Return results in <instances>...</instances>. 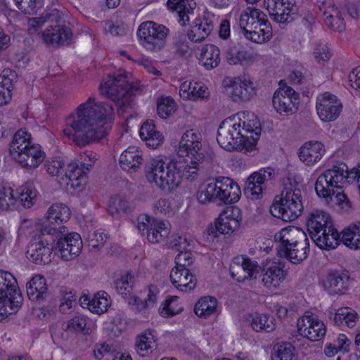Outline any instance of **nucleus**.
Wrapping results in <instances>:
<instances>
[{"label": "nucleus", "mask_w": 360, "mask_h": 360, "mask_svg": "<svg viewBox=\"0 0 360 360\" xmlns=\"http://www.w3.org/2000/svg\"><path fill=\"white\" fill-rule=\"evenodd\" d=\"M113 112L111 104L96 102L95 98L90 96L66 118L63 133L69 138L72 137L77 146H86L109 133Z\"/></svg>", "instance_id": "f257e3e1"}, {"label": "nucleus", "mask_w": 360, "mask_h": 360, "mask_svg": "<svg viewBox=\"0 0 360 360\" xmlns=\"http://www.w3.org/2000/svg\"><path fill=\"white\" fill-rule=\"evenodd\" d=\"M195 143L184 142L181 139L177 154L179 157H191L190 165L187 164L180 174L176 162L168 158L159 160V179L160 188L165 193H170L179 186L181 178L191 181H195L198 176L200 165L204 161L205 155L202 149L197 150Z\"/></svg>", "instance_id": "f03ea898"}, {"label": "nucleus", "mask_w": 360, "mask_h": 360, "mask_svg": "<svg viewBox=\"0 0 360 360\" xmlns=\"http://www.w3.org/2000/svg\"><path fill=\"white\" fill-rule=\"evenodd\" d=\"M354 174V179L360 182V165L349 172L347 165L338 162L330 169H327L317 179L315 191L319 197L326 199L327 203L335 202L342 209L349 211L351 202L347 195L342 192V186L350 174Z\"/></svg>", "instance_id": "7ed1b4c3"}, {"label": "nucleus", "mask_w": 360, "mask_h": 360, "mask_svg": "<svg viewBox=\"0 0 360 360\" xmlns=\"http://www.w3.org/2000/svg\"><path fill=\"white\" fill-rule=\"evenodd\" d=\"M129 75L126 72L109 75L107 80L100 84L101 93L115 103L120 116L132 107L133 97L142 91L139 82H130Z\"/></svg>", "instance_id": "20e7f679"}, {"label": "nucleus", "mask_w": 360, "mask_h": 360, "mask_svg": "<svg viewBox=\"0 0 360 360\" xmlns=\"http://www.w3.org/2000/svg\"><path fill=\"white\" fill-rule=\"evenodd\" d=\"M283 186L281 195L274 198L269 212L273 217L283 221H292L302 214L304 210L302 192L297 187L296 182L292 184L290 179H287Z\"/></svg>", "instance_id": "39448f33"}, {"label": "nucleus", "mask_w": 360, "mask_h": 360, "mask_svg": "<svg viewBox=\"0 0 360 360\" xmlns=\"http://www.w3.org/2000/svg\"><path fill=\"white\" fill-rule=\"evenodd\" d=\"M235 117L225 119L219 125L217 140L219 146L228 151L242 150L252 151L259 139V130L256 129L254 135L250 136L243 134L240 129V120L236 122Z\"/></svg>", "instance_id": "423d86ee"}, {"label": "nucleus", "mask_w": 360, "mask_h": 360, "mask_svg": "<svg viewBox=\"0 0 360 360\" xmlns=\"http://www.w3.org/2000/svg\"><path fill=\"white\" fill-rule=\"evenodd\" d=\"M22 300L15 278L10 272L0 270V318L18 311Z\"/></svg>", "instance_id": "0eeeda50"}, {"label": "nucleus", "mask_w": 360, "mask_h": 360, "mask_svg": "<svg viewBox=\"0 0 360 360\" xmlns=\"http://www.w3.org/2000/svg\"><path fill=\"white\" fill-rule=\"evenodd\" d=\"M71 216L70 208L65 204L56 202L53 204L49 209L46 214V221L43 223L41 233L42 236L46 235L59 236L62 230L65 231V226L61 225L64 221H67Z\"/></svg>", "instance_id": "6e6552de"}, {"label": "nucleus", "mask_w": 360, "mask_h": 360, "mask_svg": "<svg viewBox=\"0 0 360 360\" xmlns=\"http://www.w3.org/2000/svg\"><path fill=\"white\" fill-rule=\"evenodd\" d=\"M272 103L277 112L288 116L298 109L300 95L290 86H287L283 80H281L279 88L274 94Z\"/></svg>", "instance_id": "1a4fd4ad"}, {"label": "nucleus", "mask_w": 360, "mask_h": 360, "mask_svg": "<svg viewBox=\"0 0 360 360\" xmlns=\"http://www.w3.org/2000/svg\"><path fill=\"white\" fill-rule=\"evenodd\" d=\"M210 185L216 186V189H214L213 202L229 205L240 199L241 192L239 186L229 177L219 176L212 181Z\"/></svg>", "instance_id": "9d476101"}, {"label": "nucleus", "mask_w": 360, "mask_h": 360, "mask_svg": "<svg viewBox=\"0 0 360 360\" xmlns=\"http://www.w3.org/2000/svg\"><path fill=\"white\" fill-rule=\"evenodd\" d=\"M65 232L66 231L62 230L59 236H51L57 239L55 249L60 252L61 258L65 261H70L81 252L82 240L79 233L73 232L66 235Z\"/></svg>", "instance_id": "9b49d317"}, {"label": "nucleus", "mask_w": 360, "mask_h": 360, "mask_svg": "<svg viewBox=\"0 0 360 360\" xmlns=\"http://www.w3.org/2000/svg\"><path fill=\"white\" fill-rule=\"evenodd\" d=\"M316 111L320 119L323 122H333L340 115L342 104L336 96L325 92L316 98Z\"/></svg>", "instance_id": "f8f14e48"}, {"label": "nucleus", "mask_w": 360, "mask_h": 360, "mask_svg": "<svg viewBox=\"0 0 360 360\" xmlns=\"http://www.w3.org/2000/svg\"><path fill=\"white\" fill-rule=\"evenodd\" d=\"M295 0H264V6L270 17L276 22H289L293 20Z\"/></svg>", "instance_id": "ddd939ff"}, {"label": "nucleus", "mask_w": 360, "mask_h": 360, "mask_svg": "<svg viewBox=\"0 0 360 360\" xmlns=\"http://www.w3.org/2000/svg\"><path fill=\"white\" fill-rule=\"evenodd\" d=\"M297 328L300 334L307 337L311 341H317L326 334V328L313 314L305 315L297 321Z\"/></svg>", "instance_id": "4468645a"}, {"label": "nucleus", "mask_w": 360, "mask_h": 360, "mask_svg": "<svg viewBox=\"0 0 360 360\" xmlns=\"http://www.w3.org/2000/svg\"><path fill=\"white\" fill-rule=\"evenodd\" d=\"M12 158L23 168L33 169L42 162L45 153L41 150L40 145L33 143Z\"/></svg>", "instance_id": "2eb2a0df"}, {"label": "nucleus", "mask_w": 360, "mask_h": 360, "mask_svg": "<svg viewBox=\"0 0 360 360\" xmlns=\"http://www.w3.org/2000/svg\"><path fill=\"white\" fill-rule=\"evenodd\" d=\"M321 283L330 294H342L349 288L350 284L348 271H330Z\"/></svg>", "instance_id": "dca6fc26"}, {"label": "nucleus", "mask_w": 360, "mask_h": 360, "mask_svg": "<svg viewBox=\"0 0 360 360\" xmlns=\"http://www.w3.org/2000/svg\"><path fill=\"white\" fill-rule=\"evenodd\" d=\"M41 37L44 44L52 46L68 44L72 37L70 27L56 25L47 27L42 33Z\"/></svg>", "instance_id": "f3484780"}, {"label": "nucleus", "mask_w": 360, "mask_h": 360, "mask_svg": "<svg viewBox=\"0 0 360 360\" xmlns=\"http://www.w3.org/2000/svg\"><path fill=\"white\" fill-rule=\"evenodd\" d=\"M307 238L306 233L302 229L294 226L283 228L274 236L275 241L279 243L276 248L277 251L282 248L296 245L297 243H302Z\"/></svg>", "instance_id": "a211bd4d"}, {"label": "nucleus", "mask_w": 360, "mask_h": 360, "mask_svg": "<svg viewBox=\"0 0 360 360\" xmlns=\"http://www.w3.org/2000/svg\"><path fill=\"white\" fill-rule=\"evenodd\" d=\"M140 44L147 50L154 51L158 45V26L153 21H146L139 26L137 32Z\"/></svg>", "instance_id": "6ab92c4d"}, {"label": "nucleus", "mask_w": 360, "mask_h": 360, "mask_svg": "<svg viewBox=\"0 0 360 360\" xmlns=\"http://www.w3.org/2000/svg\"><path fill=\"white\" fill-rule=\"evenodd\" d=\"M257 268V262L252 261L249 258H241V264L238 262L231 266V275L238 282L245 279H256L259 273Z\"/></svg>", "instance_id": "aec40b11"}, {"label": "nucleus", "mask_w": 360, "mask_h": 360, "mask_svg": "<svg viewBox=\"0 0 360 360\" xmlns=\"http://www.w3.org/2000/svg\"><path fill=\"white\" fill-rule=\"evenodd\" d=\"M309 252V238L297 243L296 245L292 247L282 248L278 249L277 255L282 258H285L292 264H300L305 260Z\"/></svg>", "instance_id": "412c9836"}, {"label": "nucleus", "mask_w": 360, "mask_h": 360, "mask_svg": "<svg viewBox=\"0 0 360 360\" xmlns=\"http://www.w3.org/2000/svg\"><path fill=\"white\" fill-rule=\"evenodd\" d=\"M306 224L311 238L333 225L329 214L319 210H313L309 214Z\"/></svg>", "instance_id": "4be33fe9"}, {"label": "nucleus", "mask_w": 360, "mask_h": 360, "mask_svg": "<svg viewBox=\"0 0 360 360\" xmlns=\"http://www.w3.org/2000/svg\"><path fill=\"white\" fill-rule=\"evenodd\" d=\"M170 280L176 288L183 292L193 290L197 283L195 276L191 274L187 268L175 267V269H172Z\"/></svg>", "instance_id": "5701e85b"}, {"label": "nucleus", "mask_w": 360, "mask_h": 360, "mask_svg": "<svg viewBox=\"0 0 360 360\" xmlns=\"http://www.w3.org/2000/svg\"><path fill=\"white\" fill-rule=\"evenodd\" d=\"M52 250L53 247L40 240L31 244L27 252V258L36 264H46L51 262Z\"/></svg>", "instance_id": "b1692460"}, {"label": "nucleus", "mask_w": 360, "mask_h": 360, "mask_svg": "<svg viewBox=\"0 0 360 360\" xmlns=\"http://www.w3.org/2000/svg\"><path fill=\"white\" fill-rule=\"evenodd\" d=\"M299 150L300 160L309 166L319 161L325 153L323 145L318 141L307 142Z\"/></svg>", "instance_id": "393cba45"}, {"label": "nucleus", "mask_w": 360, "mask_h": 360, "mask_svg": "<svg viewBox=\"0 0 360 360\" xmlns=\"http://www.w3.org/2000/svg\"><path fill=\"white\" fill-rule=\"evenodd\" d=\"M240 226V222L233 217H229L225 214H220L217 219L215 225H210L207 228V233L214 238L219 235L230 234L237 230Z\"/></svg>", "instance_id": "a878e982"}, {"label": "nucleus", "mask_w": 360, "mask_h": 360, "mask_svg": "<svg viewBox=\"0 0 360 360\" xmlns=\"http://www.w3.org/2000/svg\"><path fill=\"white\" fill-rule=\"evenodd\" d=\"M167 6L169 11L176 12L179 23L184 26L195 8L196 3L194 0H167Z\"/></svg>", "instance_id": "bb28decb"}, {"label": "nucleus", "mask_w": 360, "mask_h": 360, "mask_svg": "<svg viewBox=\"0 0 360 360\" xmlns=\"http://www.w3.org/2000/svg\"><path fill=\"white\" fill-rule=\"evenodd\" d=\"M141 151L134 146L128 147L119 158L120 167L127 172H136L143 163Z\"/></svg>", "instance_id": "cd10ccee"}, {"label": "nucleus", "mask_w": 360, "mask_h": 360, "mask_svg": "<svg viewBox=\"0 0 360 360\" xmlns=\"http://www.w3.org/2000/svg\"><path fill=\"white\" fill-rule=\"evenodd\" d=\"M229 92L232 100L235 102L249 100L255 92L253 83L250 81H242L240 78H235L231 82Z\"/></svg>", "instance_id": "c85d7f7f"}, {"label": "nucleus", "mask_w": 360, "mask_h": 360, "mask_svg": "<svg viewBox=\"0 0 360 360\" xmlns=\"http://www.w3.org/2000/svg\"><path fill=\"white\" fill-rule=\"evenodd\" d=\"M311 239L320 248L330 250L336 248L339 245L340 234L332 225L327 229H323V231L317 236H312Z\"/></svg>", "instance_id": "c756f323"}, {"label": "nucleus", "mask_w": 360, "mask_h": 360, "mask_svg": "<svg viewBox=\"0 0 360 360\" xmlns=\"http://www.w3.org/2000/svg\"><path fill=\"white\" fill-rule=\"evenodd\" d=\"M214 25L207 18L196 19L192 29L187 33L188 38L194 42H202L213 30Z\"/></svg>", "instance_id": "7c9ffc66"}, {"label": "nucleus", "mask_w": 360, "mask_h": 360, "mask_svg": "<svg viewBox=\"0 0 360 360\" xmlns=\"http://www.w3.org/2000/svg\"><path fill=\"white\" fill-rule=\"evenodd\" d=\"M287 272L280 265H272L267 268L262 278L264 286L269 288L276 289L285 279Z\"/></svg>", "instance_id": "2f4dec72"}, {"label": "nucleus", "mask_w": 360, "mask_h": 360, "mask_svg": "<svg viewBox=\"0 0 360 360\" xmlns=\"http://www.w3.org/2000/svg\"><path fill=\"white\" fill-rule=\"evenodd\" d=\"M137 228L140 232L147 231L148 240L151 243L158 242V221L155 218L148 214H143L139 216L137 219Z\"/></svg>", "instance_id": "473e14b6"}, {"label": "nucleus", "mask_w": 360, "mask_h": 360, "mask_svg": "<svg viewBox=\"0 0 360 360\" xmlns=\"http://www.w3.org/2000/svg\"><path fill=\"white\" fill-rule=\"evenodd\" d=\"M252 329L257 332L264 330L271 332L275 329L274 319L266 314H252L246 318Z\"/></svg>", "instance_id": "72a5a7b5"}, {"label": "nucleus", "mask_w": 360, "mask_h": 360, "mask_svg": "<svg viewBox=\"0 0 360 360\" xmlns=\"http://www.w3.org/2000/svg\"><path fill=\"white\" fill-rule=\"evenodd\" d=\"M47 289L46 279L40 275L34 276L27 284V294L32 301H39L42 299Z\"/></svg>", "instance_id": "f704fd0d"}, {"label": "nucleus", "mask_w": 360, "mask_h": 360, "mask_svg": "<svg viewBox=\"0 0 360 360\" xmlns=\"http://www.w3.org/2000/svg\"><path fill=\"white\" fill-rule=\"evenodd\" d=\"M32 144L31 134L25 129H19L15 133L10 145L11 155L13 157L18 153H20L22 150L26 149Z\"/></svg>", "instance_id": "c9c22d12"}, {"label": "nucleus", "mask_w": 360, "mask_h": 360, "mask_svg": "<svg viewBox=\"0 0 360 360\" xmlns=\"http://www.w3.org/2000/svg\"><path fill=\"white\" fill-rule=\"evenodd\" d=\"M157 288L150 285L148 288V297L144 301L136 296H132L128 299V305L134 312H141L143 310L153 307L156 301Z\"/></svg>", "instance_id": "e433bc0d"}, {"label": "nucleus", "mask_w": 360, "mask_h": 360, "mask_svg": "<svg viewBox=\"0 0 360 360\" xmlns=\"http://www.w3.org/2000/svg\"><path fill=\"white\" fill-rule=\"evenodd\" d=\"M220 51L218 47L212 44L205 45L200 57V62L207 70L217 67L220 63Z\"/></svg>", "instance_id": "4c0bfd02"}, {"label": "nucleus", "mask_w": 360, "mask_h": 360, "mask_svg": "<svg viewBox=\"0 0 360 360\" xmlns=\"http://www.w3.org/2000/svg\"><path fill=\"white\" fill-rule=\"evenodd\" d=\"M110 304V298L105 291L97 292L91 300H88L86 303V306L91 312L98 314L105 312Z\"/></svg>", "instance_id": "58836bf2"}, {"label": "nucleus", "mask_w": 360, "mask_h": 360, "mask_svg": "<svg viewBox=\"0 0 360 360\" xmlns=\"http://www.w3.org/2000/svg\"><path fill=\"white\" fill-rule=\"evenodd\" d=\"M217 306L216 298L205 296L201 297L195 304L194 312L198 317L206 319L215 312Z\"/></svg>", "instance_id": "ea45409f"}, {"label": "nucleus", "mask_w": 360, "mask_h": 360, "mask_svg": "<svg viewBox=\"0 0 360 360\" xmlns=\"http://www.w3.org/2000/svg\"><path fill=\"white\" fill-rule=\"evenodd\" d=\"M139 135L148 148L158 147V131L154 121L146 120L140 129Z\"/></svg>", "instance_id": "a19ab883"}, {"label": "nucleus", "mask_w": 360, "mask_h": 360, "mask_svg": "<svg viewBox=\"0 0 360 360\" xmlns=\"http://www.w3.org/2000/svg\"><path fill=\"white\" fill-rule=\"evenodd\" d=\"M358 315L354 310L349 307L340 308L334 314L333 320L338 326H345L348 328H353Z\"/></svg>", "instance_id": "79ce46f5"}, {"label": "nucleus", "mask_w": 360, "mask_h": 360, "mask_svg": "<svg viewBox=\"0 0 360 360\" xmlns=\"http://www.w3.org/2000/svg\"><path fill=\"white\" fill-rule=\"evenodd\" d=\"M257 174H251L246 180L244 187L245 195L252 200H259L262 198L264 193V184L256 182Z\"/></svg>", "instance_id": "37998d69"}, {"label": "nucleus", "mask_w": 360, "mask_h": 360, "mask_svg": "<svg viewBox=\"0 0 360 360\" xmlns=\"http://www.w3.org/2000/svg\"><path fill=\"white\" fill-rule=\"evenodd\" d=\"M37 195V191L29 184L21 186L17 198L18 203L25 208H30L34 204Z\"/></svg>", "instance_id": "c03bdc74"}, {"label": "nucleus", "mask_w": 360, "mask_h": 360, "mask_svg": "<svg viewBox=\"0 0 360 360\" xmlns=\"http://www.w3.org/2000/svg\"><path fill=\"white\" fill-rule=\"evenodd\" d=\"M18 205L17 198L10 186L0 185V211H7Z\"/></svg>", "instance_id": "a18cd8bd"}, {"label": "nucleus", "mask_w": 360, "mask_h": 360, "mask_svg": "<svg viewBox=\"0 0 360 360\" xmlns=\"http://www.w3.org/2000/svg\"><path fill=\"white\" fill-rule=\"evenodd\" d=\"M86 240L91 250L96 252L104 246L108 240V236L100 231H90L86 234Z\"/></svg>", "instance_id": "49530a36"}, {"label": "nucleus", "mask_w": 360, "mask_h": 360, "mask_svg": "<svg viewBox=\"0 0 360 360\" xmlns=\"http://www.w3.org/2000/svg\"><path fill=\"white\" fill-rule=\"evenodd\" d=\"M295 347L289 342H285L282 345L274 347V352L271 354L272 360H295Z\"/></svg>", "instance_id": "de8ad7c7"}, {"label": "nucleus", "mask_w": 360, "mask_h": 360, "mask_svg": "<svg viewBox=\"0 0 360 360\" xmlns=\"http://www.w3.org/2000/svg\"><path fill=\"white\" fill-rule=\"evenodd\" d=\"M177 109V105L171 96H161L159 98V117L168 118Z\"/></svg>", "instance_id": "09e8293b"}, {"label": "nucleus", "mask_w": 360, "mask_h": 360, "mask_svg": "<svg viewBox=\"0 0 360 360\" xmlns=\"http://www.w3.org/2000/svg\"><path fill=\"white\" fill-rule=\"evenodd\" d=\"M16 6L25 14L34 15L43 6V0H13Z\"/></svg>", "instance_id": "8fccbe9b"}, {"label": "nucleus", "mask_w": 360, "mask_h": 360, "mask_svg": "<svg viewBox=\"0 0 360 360\" xmlns=\"http://www.w3.org/2000/svg\"><path fill=\"white\" fill-rule=\"evenodd\" d=\"M272 35V28L269 27H264L263 30H254L248 32L245 30L244 36L246 39L258 44L269 41Z\"/></svg>", "instance_id": "3c124183"}, {"label": "nucleus", "mask_w": 360, "mask_h": 360, "mask_svg": "<svg viewBox=\"0 0 360 360\" xmlns=\"http://www.w3.org/2000/svg\"><path fill=\"white\" fill-rule=\"evenodd\" d=\"M179 297L177 296H169L162 304L160 315L165 318L171 317L176 314H180L183 310L181 307H178L176 301Z\"/></svg>", "instance_id": "603ef678"}, {"label": "nucleus", "mask_w": 360, "mask_h": 360, "mask_svg": "<svg viewBox=\"0 0 360 360\" xmlns=\"http://www.w3.org/2000/svg\"><path fill=\"white\" fill-rule=\"evenodd\" d=\"M134 276L129 272L115 281V288L117 293L124 296L132 290Z\"/></svg>", "instance_id": "864d4df0"}, {"label": "nucleus", "mask_w": 360, "mask_h": 360, "mask_svg": "<svg viewBox=\"0 0 360 360\" xmlns=\"http://www.w3.org/2000/svg\"><path fill=\"white\" fill-rule=\"evenodd\" d=\"M91 167V164H82L81 167H78L76 169V172L74 173H71L65 177L71 181V185L72 187L79 186L82 182H85V179L86 176V171L89 170V168Z\"/></svg>", "instance_id": "5fc2aeb1"}, {"label": "nucleus", "mask_w": 360, "mask_h": 360, "mask_svg": "<svg viewBox=\"0 0 360 360\" xmlns=\"http://www.w3.org/2000/svg\"><path fill=\"white\" fill-rule=\"evenodd\" d=\"M325 21L328 26L335 31L340 32L345 30L344 19L338 9L333 10L330 14L326 15Z\"/></svg>", "instance_id": "6e6d98bb"}, {"label": "nucleus", "mask_w": 360, "mask_h": 360, "mask_svg": "<svg viewBox=\"0 0 360 360\" xmlns=\"http://www.w3.org/2000/svg\"><path fill=\"white\" fill-rule=\"evenodd\" d=\"M214 189H216V186L210 185V182L201 186L196 193L198 202L201 204L213 202Z\"/></svg>", "instance_id": "4d7b16f0"}, {"label": "nucleus", "mask_w": 360, "mask_h": 360, "mask_svg": "<svg viewBox=\"0 0 360 360\" xmlns=\"http://www.w3.org/2000/svg\"><path fill=\"white\" fill-rule=\"evenodd\" d=\"M153 346L156 345L149 340L146 335H142L137 338L136 341V349L137 353L141 356H146L153 352Z\"/></svg>", "instance_id": "13d9d810"}, {"label": "nucleus", "mask_w": 360, "mask_h": 360, "mask_svg": "<svg viewBox=\"0 0 360 360\" xmlns=\"http://www.w3.org/2000/svg\"><path fill=\"white\" fill-rule=\"evenodd\" d=\"M86 326V317L82 314H77L68 321L65 330L85 333Z\"/></svg>", "instance_id": "bf43d9fd"}, {"label": "nucleus", "mask_w": 360, "mask_h": 360, "mask_svg": "<svg viewBox=\"0 0 360 360\" xmlns=\"http://www.w3.org/2000/svg\"><path fill=\"white\" fill-rule=\"evenodd\" d=\"M17 78L18 76L15 71L6 68L0 74V86L12 91L13 83L17 81Z\"/></svg>", "instance_id": "052dcab7"}, {"label": "nucleus", "mask_w": 360, "mask_h": 360, "mask_svg": "<svg viewBox=\"0 0 360 360\" xmlns=\"http://www.w3.org/2000/svg\"><path fill=\"white\" fill-rule=\"evenodd\" d=\"M188 94V99L193 101L207 98L210 95L207 87L205 84L199 82H191V86Z\"/></svg>", "instance_id": "680f3d73"}, {"label": "nucleus", "mask_w": 360, "mask_h": 360, "mask_svg": "<svg viewBox=\"0 0 360 360\" xmlns=\"http://www.w3.org/2000/svg\"><path fill=\"white\" fill-rule=\"evenodd\" d=\"M64 163L61 160H47L44 163V169L51 176H58L63 171Z\"/></svg>", "instance_id": "e2e57ef3"}, {"label": "nucleus", "mask_w": 360, "mask_h": 360, "mask_svg": "<svg viewBox=\"0 0 360 360\" xmlns=\"http://www.w3.org/2000/svg\"><path fill=\"white\" fill-rule=\"evenodd\" d=\"M63 293L64 295L61 299L59 309L63 314H65L72 307L73 304H75L76 296L72 291L68 292L66 290L63 291Z\"/></svg>", "instance_id": "0e129e2a"}, {"label": "nucleus", "mask_w": 360, "mask_h": 360, "mask_svg": "<svg viewBox=\"0 0 360 360\" xmlns=\"http://www.w3.org/2000/svg\"><path fill=\"white\" fill-rule=\"evenodd\" d=\"M109 208L112 214H120L125 212L128 210L129 203L125 199L121 197H115L112 200Z\"/></svg>", "instance_id": "69168bd1"}, {"label": "nucleus", "mask_w": 360, "mask_h": 360, "mask_svg": "<svg viewBox=\"0 0 360 360\" xmlns=\"http://www.w3.org/2000/svg\"><path fill=\"white\" fill-rule=\"evenodd\" d=\"M193 255L191 252L185 251L180 252L175 258V267H179L181 269L187 268L191 265L193 262Z\"/></svg>", "instance_id": "338daca9"}, {"label": "nucleus", "mask_w": 360, "mask_h": 360, "mask_svg": "<svg viewBox=\"0 0 360 360\" xmlns=\"http://www.w3.org/2000/svg\"><path fill=\"white\" fill-rule=\"evenodd\" d=\"M158 160L151 158L145 165V176L150 183L156 182Z\"/></svg>", "instance_id": "774afa93"}]
</instances>
